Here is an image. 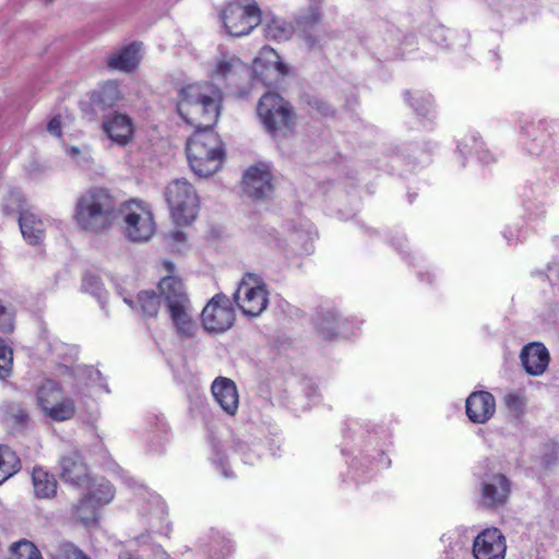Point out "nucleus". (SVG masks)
Instances as JSON below:
<instances>
[{"label": "nucleus", "mask_w": 559, "mask_h": 559, "mask_svg": "<svg viewBox=\"0 0 559 559\" xmlns=\"http://www.w3.org/2000/svg\"><path fill=\"white\" fill-rule=\"evenodd\" d=\"M119 216V204L112 193L103 187H93L79 195L72 219L75 226L90 235L109 230Z\"/></svg>", "instance_id": "1"}, {"label": "nucleus", "mask_w": 559, "mask_h": 559, "mask_svg": "<svg viewBox=\"0 0 559 559\" xmlns=\"http://www.w3.org/2000/svg\"><path fill=\"white\" fill-rule=\"evenodd\" d=\"M222 92L210 83H193L179 91L177 110L195 130H213L219 116Z\"/></svg>", "instance_id": "2"}, {"label": "nucleus", "mask_w": 559, "mask_h": 559, "mask_svg": "<svg viewBox=\"0 0 559 559\" xmlns=\"http://www.w3.org/2000/svg\"><path fill=\"white\" fill-rule=\"evenodd\" d=\"M168 275L158 283V289L177 333L182 337H192L198 329L194 320V310L186 293L182 282L173 275L175 265L165 261L163 263Z\"/></svg>", "instance_id": "3"}, {"label": "nucleus", "mask_w": 559, "mask_h": 559, "mask_svg": "<svg viewBox=\"0 0 559 559\" xmlns=\"http://www.w3.org/2000/svg\"><path fill=\"white\" fill-rule=\"evenodd\" d=\"M187 158L193 173L200 177L215 174L222 166L223 142L213 130H195L187 142Z\"/></svg>", "instance_id": "4"}, {"label": "nucleus", "mask_w": 559, "mask_h": 559, "mask_svg": "<svg viewBox=\"0 0 559 559\" xmlns=\"http://www.w3.org/2000/svg\"><path fill=\"white\" fill-rule=\"evenodd\" d=\"M170 215L177 225L191 224L199 211V197L186 179L173 180L165 190Z\"/></svg>", "instance_id": "5"}, {"label": "nucleus", "mask_w": 559, "mask_h": 559, "mask_svg": "<svg viewBox=\"0 0 559 559\" xmlns=\"http://www.w3.org/2000/svg\"><path fill=\"white\" fill-rule=\"evenodd\" d=\"M122 215L123 234L132 242H145L155 233V221L151 207L142 201L131 200L119 207Z\"/></svg>", "instance_id": "6"}, {"label": "nucleus", "mask_w": 559, "mask_h": 559, "mask_svg": "<svg viewBox=\"0 0 559 559\" xmlns=\"http://www.w3.org/2000/svg\"><path fill=\"white\" fill-rule=\"evenodd\" d=\"M36 400L43 414L55 421L69 420L76 411L74 401L64 395L60 385L53 380H45L39 385Z\"/></svg>", "instance_id": "7"}, {"label": "nucleus", "mask_w": 559, "mask_h": 559, "mask_svg": "<svg viewBox=\"0 0 559 559\" xmlns=\"http://www.w3.org/2000/svg\"><path fill=\"white\" fill-rule=\"evenodd\" d=\"M234 300L247 317H259L269 305V292L261 277L247 274L238 284Z\"/></svg>", "instance_id": "8"}, {"label": "nucleus", "mask_w": 559, "mask_h": 559, "mask_svg": "<svg viewBox=\"0 0 559 559\" xmlns=\"http://www.w3.org/2000/svg\"><path fill=\"white\" fill-rule=\"evenodd\" d=\"M226 32L230 36L248 35L261 23V10L255 1L234 2L221 13Z\"/></svg>", "instance_id": "9"}, {"label": "nucleus", "mask_w": 559, "mask_h": 559, "mask_svg": "<svg viewBox=\"0 0 559 559\" xmlns=\"http://www.w3.org/2000/svg\"><path fill=\"white\" fill-rule=\"evenodd\" d=\"M115 496L112 486L105 479H98L88 486L87 493L75 506L74 514L86 526L97 522L98 509L109 503Z\"/></svg>", "instance_id": "10"}, {"label": "nucleus", "mask_w": 559, "mask_h": 559, "mask_svg": "<svg viewBox=\"0 0 559 559\" xmlns=\"http://www.w3.org/2000/svg\"><path fill=\"white\" fill-rule=\"evenodd\" d=\"M258 115L265 129L271 133L289 127L294 119L289 104L278 94L271 92L260 98Z\"/></svg>", "instance_id": "11"}, {"label": "nucleus", "mask_w": 559, "mask_h": 559, "mask_svg": "<svg viewBox=\"0 0 559 559\" xmlns=\"http://www.w3.org/2000/svg\"><path fill=\"white\" fill-rule=\"evenodd\" d=\"M202 324L210 333H223L229 330L235 322V311L225 295H215L203 308Z\"/></svg>", "instance_id": "12"}, {"label": "nucleus", "mask_w": 559, "mask_h": 559, "mask_svg": "<svg viewBox=\"0 0 559 559\" xmlns=\"http://www.w3.org/2000/svg\"><path fill=\"white\" fill-rule=\"evenodd\" d=\"M253 71L269 86L277 85L288 74V67L271 47H263L253 60Z\"/></svg>", "instance_id": "13"}, {"label": "nucleus", "mask_w": 559, "mask_h": 559, "mask_svg": "<svg viewBox=\"0 0 559 559\" xmlns=\"http://www.w3.org/2000/svg\"><path fill=\"white\" fill-rule=\"evenodd\" d=\"M474 559H504L507 554V539L497 527L483 530L473 542Z\"/></svg>", "instance_id": "14"}, {"label": "nucleus", "mask_w": 559, "mask_h": 559, "mask_svg": "<svg viewBox=\"0 0 559 559\" xmlns=\"http://www.w3.org/2000/svg\"><path fill=\"white\" fill-rule=\"evenodd\" d=\"M59 472L61 479L71 486L84 487L91 483L88 466L76 450L60 457Z\"/></svg>", "instance_id": "15"}, {"label": "nucleus", "mask_w": 559, "mask_h": 559, "mask_svg": "<svg viewBox=\"0 0 559 559\" xmlns=\"http://www.w3.org/2000/svg\"><path fill=\"white\" fill-rule=\"evenodd\" d=\"M242 181L245 192L253 199H264L272 193V175L267 165L260 164L249 168Z\"/></svg>", "instance_id": "16"}, {"label": "nucleus", "mask_w": 559, "mask_h": 559, "mask_svg": "<svg viewBox=\"0 0 559 559\" xmlns=\"http://www.w3.org/2000/svg\"><path fill=\"white\" fill-rule=\"evenodd\" d=\"M102 128L107 136L117 145L126 146L134 135V123L126 114L112 112L104 117Z\"/></svg>", "instance_id": "17"}, {"label": "nucleus", "mask_w": 559, "mask_h": 559, "mask_svg": "<svg viewBox=\"0 0 559 559\" xmlns=\"http://www.w3.org/2000/svg\"><path fill=\"white\" fill-rule=\"evenodd\" d=\"M510 491V483L504 475L486 476L481 481L480 503L488 508L502 506L507 502Z\"/></svg>", "instance_id": "18"}, {"label": "nucleus", "mask_w": 559, "mask_h": 559, "mask_svg": "<svg viewBox=\"0 0 559 559\" xmlns=\"http://www.w3.org/2000/svg\"><path fill=\"white\" fill-rule=\"evenodd\" d=\"M465 408L472 423L485 424L496 413L495 396L487 391H475L466 399Z\"/></svg>", "instance_id": "19"}, {"label": "nucleus", "mask_w": 559, "mask_h": 559, "mask_svg": "<svg viewBox=\"0 0 559 559\" xmlns=\"http://www.w3.org/2000/svg\"><path fill=\"white\" fill-rule=\"evenodd\" d=\"M520 360L526 373L537 377L547 370L550 355L543 343L533 342L521 349Z\"/></svg>", "instance_id": "20"}, {"label": "nucleus", "mask_w": 559, "mask_h": 559, "mask_svg": "<svg viewBox=\"0 0 559 559\" xmlns=\"http://www.w3.org/2000/svg\"><path fill=\"white\" fill-rule=\"evenodd\" d=\"M212 394L228 415H234L239 405V395L233 380L219 377L212 383Z\"/></svg>", "instance_id": "21"}, {"label": "nucleus", "mask_w": 559, "mask_h": 559, "mask_svg": "<svg viewBox=\"0 0 559 559\" xmlns=\"http://www.w3.org/2000/svg\"><path fill=\"white\" fill-rule=\"evenodd\" d=\"M140 44L133 43L111 52L106 59L107 67L114 71L132 72L140 63Z\"/></svg>", "instance_id": "22"}, {"label": "nucleus", "mask_w": 559, "mask_h": 559, "mask_svg": "<svg viewBox=\"0 0 559 559\" xmlns=\"http://www.w3.org/2000/svg\"><path fill=\"white\" fill-rule=\"evenodd\" d=\"M248 72V68L236 55L222 52L212 70V76L216 80L234 81Z\"/></svg>", "instance_id": "23"}, {"label": "nucleus", "mask_w": 559, "mask_h": 559, "mask_svg": "<svg viewBox=\"0 0 559 559\" xmlns=\"http://www.w3.org/2000/svg\"><path fill=\"white\" fill-rule=\"evenodd\" d=\"M19 225L24 239L29 245H38L45 237L46 223L31 210L22 211Z\"/></svg>", "instance_id": "24"}, {"label": "nucleus", "mask_w": 559, "mask_h": 559, "mask_svg": "<svg viewBox=\"0 0 559 559\" xmlns=\"http://www.w3.org/2000/svg\"><path fill=\"white\" fill-rule=\"evenodd\" d=\"M321 0H314L307 12L301 13L296 19L298 35L305 40L309 47L316 46V39L308 34L307 29L317 25L322 17L320 10Z\"/></svg>", "instance_id": "25"}, {"label": "nucleus", "mask_w": 559, "mask_h": 559, "mask_svg": "<svg viewBox=\"0 0 559 559\" xmlns=\"http://www.w3.org/2000/svg\"><path fill=\"white\" fill-rule=\"evenodd\" d=\"M34 491L38 498H51L57 492L55 476L43 467H34L32 472Z\"/></svg>", "instance_id": "26"}, {"label": "nucleus", "mask_w": 559, "mask_h": 559, "mask_svg": "<svg viewBox=\"0 0 559 559\" xmlns=\"http://www.w3.org/2000/svg\"><path fill=\"white\" fill-rule=\"evenodd\" d=\"M121 97L118 83L116 81H107L92 95V102L99 108L105 109L116 106Z\"/></svg>", "instance_id": "27"}, {"label": "nucleus", "mask_w": 559, "mask_h": 559, "mask_svg": "<svg viewBox=\"0 0 559 559\" xmlns=\"http://www.w3.org/2000/svg\"><path fill=\"white\" fill-rule=\"evenodd\" d=\"M294 33L298 34L297 26L283 19L274 17L264 25V34L267 38L277 41L288 40Z\"/></svg>", "instance_id": "28"}, {"label": "nucleus", "mask_w": 559, "mask_h": 559, "mask_svg": "<svg viewBox=\"0 0 559 559\" xmlns=\"http://www.w3.org/2000/svg\"><path fill=\"white\" fill-rule=\"evenodd\" d=\"M148 504L151 515L148 520L150 527L153 532L162 534L167 514L165 503L159 496L148 493Z\"/></svg>", "instance_id": "29"}, {"label": "nucleus", "mask_w": 559, "mask_h": 559, "mask_svg": "<svg viewBox=\"0 0 559 559\" xmlns=\"http://www.w3.org/2000/svg\"><path fill=\"white\" fill-rule=\"evenodd\" d=\"M20 469V460L8 447L0 445V485Z\"/></svg>", "instance_id": "30"}, {"label": "nucleus", "mask_w": 559, "mask_h": 559, "mask_svg": "<svg viewBox=\"0 0 559 559\" xmlns=\"http://www.w3.org/2000/svg\"><path fill=\"white\" fill-rule=\"evenodd\" d=\"M405 98L419 116L428 115L432 108V96L425 92H406Z\"/></svg>", "instance_id": "31"}, {"label": "nucleus", "mask_w": 559, "mask_h": 559, "mask_svg": "<svg viewBox=\"0 0 559 559\" xmlns=\"http://www.w3.org/2000/svg\"><path fill=\"white\" fill-rule=\"evenodd\" d=\"M10 559H43V557L33 543L23 539L11 546Z\"/></svg>", "instance_id": "32"}, {"label": "nucleus", "mask_w": 559, "mask_h": 559, "mask_svg": "<svg viewBox=\"0 0 559 559\" xmlns=\"http://www.w3.org/2000/svg\"><path fill=\"white\" fill-rule=\"evenodd\" d=\"M503 402L508 411L515 417L524 414L527 400L523 392L511 391L503 396Z\"/></svg>", "instance_id": "33"}, {"label": "nucleus", "mask_w": 559, "mask_h": 559, "mask_svg": "<svg viewBox=\"0 0 559 559\" xmlns=\"http://www.w3.org/2000/svg\"><path fill=\"white\" fill-rule=\"evenodd\" d=\"M139 310L150 317L157 314L159 298L154 292H142L138 295Z\"/></svg>", "instance_id": "34"}, {"label": "nucleus", "mask_w": 559, "mask_h": 559, "mask_svg": "<svg viewBox=\"0 0 559 559\" xmlns=\"http://www.w3.org/2000/svg\"><path fill=\"white\" fill-rule=\"evenodd\" d=\"M338 318L335 313H328L325 317L317 321V329L325 338H332L337 334Z\"/></svg>", "instance_id": "35"}, {"label": "nucleus", "mask_w": 559, "mask_h": 559, "mask_svg": "<svg viewBox=\"0 0 559 559\" xmlns=\"http://www.w3.org/2000/svg\"><path fill=\"white\" fill-rule=\"evenodd\" d=\"M13 362L12 349L0 338V379L10 376Z\"/></svg>", "instance_id": "36"}, {"label": "nucleus", "mask_w": 559, "mask_h": 559, "mask_svg": "<svg viewBox=\"0 0 559 559\" xmlns=\"http://www.w3.org/2000/svg\"><path fill=\"white\" fill-rule=\"evenodd\" d=\"M66 154L71 157L78 165L87 166L91 160V152L87 146L80 148L79 146H69L64 148Z\"/></svg>", "instance_id": "37"}, {"label": "nucleus", "mask_w": 559, "mask_h": 559, "mask_svg": "<svg viewBox=\"0 0 559 559\" xmlns=\"http://www.w3.org/2000/svg\"><path fill=\"white\" fill-rule=\"evenodd\" d=\"M14 329V310L0 300V331L12 332Z\"/></svg>", "instance_id": "38"}, {"label": "nucleus", "mask_w": 559, "mask_h": 559, "mask_svg": "<svg viewBox=\"0 0 559 559\" xmlns=\"http://www.w3.org/2000/svg\"><path fill=\"white\" fill-rule=\"evenodd\" d=\"M56 559H88L81 550L72 544H63L55 554Z\"/></svg>", "instance_id": "39"}, {"label": "nucleus", "mask_w": 559, "mask_h": 559, "mask_svg": "<svg viewBox=\"0 0 559 559\" xmlns=\"http://www.w3.org/2000/svg\"><path fill=\"white\" fill-rule=\"evenodd\" d=\"M473 146L469 148L467 142H462L459 144V148L462 153H472V151L478 156L479 159H486L488 157V152L483 148V143L476 138L472 136Z\"/></svg>", "instance_id": "40"}, {"label": "nucleus", "mask_w": 559, "mask_h": 559, "mask_svg": "<svg viewBox=\"0 0 559 559\" xmlns=\"http://www.w3.org/2000/svg\"><path fill=\"white\" fill-rule=\"evenodd\" d=\"M168 245L174 251H182L186 247V235L180 230L171 231L168 236Z\"/></svg>", "instance_id": "41"}, {"label": "nucleus", "mask_w": 559, "mask_h": 559, "mask_svg": "<svg viewBox=\"0 0 559 559\" xmlns=\"http://www.w3.org/2000/svg\"><path fill=\"white\" fill-rule=\"evenodd\" d=\"M47 130L55 136H61V119L59 116H56L52 119H50L47 126Z\"/></svg>", "instance_id": "42"}, {"label": "nucleus", "mask_w": 559, "mask_h": 559, "mask_svg": "<svg viewBox=\"0 0 559 559\" xmlns=\"http://www.w3.org/2000/svg\"><path fill=\"white\" fill-rule=\"evenodd\" d=\"M539 129V124H536V123H530V124H526L524 127H522V132L527 136V138H534L533 140H537V138L535 136V133L536 131Z\"/></svg>", "instance_id": "43"}, {"label": "nucleus", "mask_w": 559, "mask_h": 559, "mask_svg": "<svg viewBox=\"0 0 559 559\" xmlns=\"http://www.w3.org/2000/svg\"><path fill=\"white\" fill-rule=\"evenodd\" d=\"M218 463L219 465L222 466V473L223 475L226 477V478H229L233 476V473L227 469V467L225 466V463L223 461V459L218 457Z\"/></svg>", "instance_id": "44"}, {"label": "nucleus", "mask_w": 559, "mask_h": 559, "mask_svg": "<svg viewBox=\"0 0 559 559\" xmlns=\"http://www.w3.org/2000/svg\"><path fill=\"white\" fill-rule=\"evenodd\" d=\"M119 559H133V558L131 557V555H130V554L124 552V554H121V555L119 556Z\"/></svg>", "instance_id": "45"}, {"label": "nucleus", "mask_w": 559, "mask_h": 559, "mask_svg": "<svg viewBox=\"0 0 559 559\" xmlns=\"http://www.w3.org/2000/svg\"><path fill=\"white\" fill-rule=\"evenodd\" d=\"M528 150H530V152H531L532 154H538V153H539V150H538L537 147H533V146H532V147H528Z\"/></svg>", "instance_id": "46"}, {"label": "nucleus", "mask_w": 559, "mask_h": 559, "mask_svg": "<svg viewBox=\"0 0 559 559\" xmlns=\"http://www.w3.org/2000/svg\"><path fill=\"white\" fill-rule=\"evenodd\" d=\"M98 497H102V492H100V491H96V497L92 498V502H95V500H96Z\"/></svg>", "instance_id": "47"}, {"label": "nucleus", "mask_w": 559, "mask_h": 559, "mask_svg": "<svg viewBox=\"0 0 559 559\" xmlns=\"http://www.w3.org/2000/svg\"><path fill=\"white\" fill-rule=\"evenodd\" d=\"M124 302H127L128 305H130L133 308L132 301L130 299L124 298Z\"/></svg>", "instance_id": "48"}, {"label": "nucleus", "mask_w": 559, "mask_h": 559, "mask_svg": "<svg viewBox=\"0 0 559 559\" xmlns=\"http://www.w3.org/2000/svg\"><path fill=\"white\" fill-rule=\"evenodd\" d=\"M162 559H169V558H168V556L165 552H163L162 554Z\"/></svg>", "instance_id": "49"}, {"label": "nucleus", "mask_w": 559, "mask_h": 559, "mask_svg": "<svg viewBox=\"0 0 559 559\" xmlns=\"http://www.w3.org/2000/svg\"><path fill=\"white\" fill-rule=\"evenodd\" d=\"M245 462H246V463H249V464H252V463H253L252 461H249V460H247V459H245Z\"/></svg>", "instance_id": "50"}, {"label": "nucleus", "mask_w": 559, "mask_h": 559, "mask_svg": "<svg viewBox=\"0 0 559 559\" xmlns=\"http://www.w3.org/2000/svg\"><path fill=\"white\" fill-rule=\"evenodd\" d=\"M46 2H47V3H50V2H52V0H46Z\"/></svg>", "instance_id": "51"}]
</instances>
